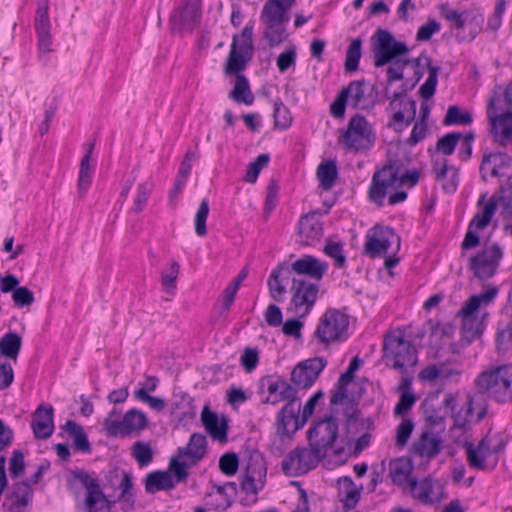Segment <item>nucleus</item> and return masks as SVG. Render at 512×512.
<instances>
[{
	"label": "nucleus",
	"mask_w": 512,
	"mask_h": 512,
	"mask_svg": "<svg viewBox=\"0 0 512 512\" xmlns=\"http://www.w3.org/2000/svg\"><path fill=\"white\" fill-rule=\"evenodd\" d=\"M253 25L246 24L242 29L241 35H234L229 54L225 61L224 73L227 76H236L234 88L229 93V97L237 103L251 105L254 101L247 78L240 74L243 71L253 55Z\"/></svg>",
	"instance_id": "nucleus-1"
},
{
	"label": "nucleus",
	"mask_w": 512,
	"mask_h": 512,
	"mask_svg": "<svg viewBox=\"0 0 512 512\" xmlns=\"http://www.w3.org/2000/svg\"><path fill=\"white\" fill-rule=\"evenodd\" d=\"M478 394L497 403L512 400V364L490 366L482 370L474 379Z\"/></svg>",
	"instance_id": "nucleus-2"
},
{
	"label": "nucleus",
	"mask_w": 512,
	"mask_h": 512,
	"mask_svg": "<svg viewBox=\"0 0 512 512\" xmlns=\"http://www.w3.org/2000/svg\"><path fill=\"white\" fill-rule=\"evenodd\" d=\"M498 294V288L489 286L478 294L469 297L457 312V317L462 320L461 345L468 346L481 336L484 325L476 312L482 305L490 304Z\"/></svg>",
	"instance_id": "nucleus-3"
},
{
	"label": "nucleus",
	"mask_w": 512,
	"mask_h": 512,
	"mask_svg": "<svg viewBox=\"0 0 512 512\" xmlns=\"http://www.w3.org/2000/svg\"><path fill=\"white\" fill-rule=\"evenodd\" d=\"M417 170L400 173V167L391 161L374 172L368 190V197L377 206H382L389 188H399L404 184L413 187L419 180Z\"/></svg>",
	"instance_id": "nucleus-4"
},
{
	"label": "nucleus",
	"mask_w": 512,
	"mask_h": 512,
	"mask_svg": "<svg viewBox=\"0 0 512 512\" xmlns=\"http://www.w3.org/2000/svg\"><path fill=\"white\" fill-rule=\"evenodd\" d=\"M490 132L500 145L512 142V88L507 87L503 95L492 97L487 105Z\"/></svg>",
	"instance_id": "nucleus-5"
},
{
	"label": "nucleus",
	"mask_w": 512,
	"mask_h": 512,
	"mask_svg": "<svg viewBox=\"0 0 512 512\" xmlns=\"http://www.w3.org/2000/svg\"><path fill=\"white\" fill-rule=\"evenodd\" d=\"M295 0H267L262 8L260 19L265 24L264 37L270 46H276L287 38L284 25L289 21L288 12Z\"/></svg>",
	"instance_id": "nucleus-6"
},
{
	"label": "nucleus",
	"mask_w": 512,
	"mask_h": 512,
	"mask_svg": "<svg viewBox=\"0 0 512 512\" xmlns=\"http://www.w3.org/2000/svg\"><path fill=\"white\" fill-rule=\"evenodd\" d=\"M243 475L240 488L253 498H244L242 505L249 506L257 501L256 495L264 488L267 476V465L264 456L257 450L250 451L242 459Z\"/></svg>",
	"instance_id": "nucleus-7"
},
{
	"label": "nucleus",
	"mask_w": 512,
	"mask_h": 512,
	"mask_svg": "<svg viewBox=\"0 0 512 512\" xmlns=\"http://www.w3.org/2000/svg\"><path fill=\"white\" fill-rule=\"evenodd\" d=\"M384 357L391 362V367L406 372L407 367H413L417 363V350L403 334L391 333L386 336L383 343Z\"/></svg>",
	"instance_id": "nucleus-8"
},
{
	"label": "nucleus",
	"mask_w": 512,
	"mask_h": 512,
	"mask_svg": "<svg viewBox=\"0 0 512 512\" xmlns=\"http://www.w3.org/2000/svg\"><path fill=\"white\" fill-rule=\"evenodd\" d=\"M189 464L172 457L168 464V470H156L145 477V491L154 494L158 491H169L175 484L186 482L188 478Z\"/></svg>",
	"instance_id": "nucleus-9"
},
{
	"label": "nucleus",
	"mask_w": 512,
	"mask_h": 512,
	"mask_svg": "<svg viewBox=\"0 0 512 512\" xmlns=\"http://www.w3.org/2000/svg\"><path fill=\"white\" fill-rule=\"evenodd\" d=\"M504 251L498 243H486L468 259L467 268L473 277L480 281H487L498 271Z\"/></svg>",
	"instance_id": "nucleus-10"
},
{
	"label": "nucleus",
	"mask_w": 512,
	"mask_h": 512,
	"mask_svg": "<svg viewBox=\"0 0 512 512\" xmlns=\"http://www.w3.org/2000/svg\"><path fill=\"white\" fill-rule=\"evenodd\" d=\"M370 41L375 67H383L398 60L397 57L409 53L404 42L396 40L390 31L383 28H378L371 36Z\"/></svg>",
	"instance_id": "nucleus-11"
},
{
	"label": "nucleus",
	"mask_w": 512,
	"mask_h": 512,
	"mask_svg": "<svg viewBox=\"0 0 512 512\" xmlns=\"http://www.w3.org/2000/svg\"><path fill=\"white\" fill-rule=\"evenodd\" d=\"M349 317L337 309L330 308L321 316L314 337L322 344L342 342L348 338Z\"/></svg>",
	"instance_id": "nucleus-12"
},
{
	"label": "nucleus",
	"mask_w": 512,
	"mask_h": 512,
	"mask_svg": "<svg viewBox=\"0 0 512 512\" xmlns=\"http://www.w3.org/2000/svg\"><path fill=\"white\" fill-rule=\"evenodd\" d=\"M376 136L366 118L356 114L350 118L346 130L340 137V142L349 151L359 152L369 150L375 143Z\"/></svg>",
	"instance_id": "nucleus-13"
},
{
	"label": "nucleus",
	"mask_w": 512,
	"mask_h": 512,
	"mask_svg": "<svg viewBox=\"0 0 512 512\" xmlns=\"http://www.w3.org/2000/svg\"><path fill=\"white\" fill-rule=\"evenodd\" d=\"M258 393L263 395L261 399L263 404L277 405L282 401L286 403L299 401L297 389L277 375L261 378Z\"/></svg>",
	"instance_id": "nucleus-14"
},
{
	"label": "nucleus",
	"mask_w": 512,
	"mask_h": 512,
	"mask_svg": "<svg viewBox=\"0 0 512 512\" xmlns=\"http://www.w3.org/2000/svg\"><path fill=\"white\" fill-rule=\"evenodd\" d=\"M323 457L315 447H296L282 460L281 468L290 477L303 475L314 469Z\"/></svg>",
	"instance_id": "nucleus-15"
},
{
	"label": "nucleus",
	"mask_w": 512,
	"mask_h": 512,
	"mask_svg": "<svg viewBox=\"0 0 512 512\" xmlns=\"http://www.w3.org/2000/svg\"><path fill=\"white\" fill-rule=\"evenodd\" d=\"M405 92L406 90H403L387 96L390 100L389 109L394 111L387 126L397 133L410 126L416 117V101L408 98Z\"/></svg>",
	"instance_id": "nucleus-16"
},
{
	"label": "nucleus",
	"mask_w": 512,
	"mask_h": 512,
	"mask_svg": "<svg viewBox=\"0 0 512 512\" xmlns=\"http://www.w3.org/2000/svg\"><path fill=\"white\" fill-rule=\"evenodd\" d=\"M396 244L400 248V238L389 226L375 225L366 235L364 253L371 257H382L387 254L390 247Z\"/></svg>",
	"instance_id": "nucleus-17"
},
{
	"label": "nucleus",
	"mask_w": 512,
	"mask_h": 512,
	"mask_svg": "<svg viewBox=\"0 0 512 512\" xmlns=\"http://www.w3.org/2000/svg\"><path fill=\"white\" fill-rule=\"evenodd\" d=\"M338 436V425L332 416L317 421L307 431V439L310 447H315L324 456L331 448Z\"/></svg>",
	"instance_id": "nucleus-18"
},
{
	"label": "nucleus",
	"mask_w": 512,
	"mask_h": 512,
	"mask_svg": "<svg viewBox=\"0 0 512 512\" xmlns=\"http://www.w3.org/2000/svg\"><path fill=\"white\" fill-rule=\"evenodd\" d=\"M318 285L303 279L293 277L290 292L292 294L291 305L295 314L305 316L316 302Z\"/></svg>",
	"instance_id": "nucleus-19"
},
{
	"label": "nucleus",
	"mask_w": 512,
	"mask_h": 512,
	"mask_svg": "<svg viewBox=\"0 0 512 512\" xmlns=\"http://www.w3.org/2000/svg\"><path fill=\"white\" fill-rule=\"evenodd\" d=\"M326 365L327 361L322 357L309 358L299 362L291 372V385L297 390L310 388Z\"/></svg>",
	"instance_id": "nucleus-20"
},
{
	"label": "nucleus",
	"mask_w": 512,
	"mask_h": 512,
	"mask_svg": "<svg viewBox=\"0 0 512 512\" xmlns=\"http://www.w3.org/2000/svg\"><path fill=\"white\" fill-rule=\"evenodd\" d=\"M297 402L286 403L282 406L276 416L277 437L279 441L290 439L291 436L305 424H302L300 404Z\"/></svg>",
	"instance_id": "nucleus-21"
},
{
	"label": "nucleus",
	"mask_w": 512,
	"mask_h": 512,
	"mask_svg": "<svg viewBox=\"0 0 512 512\" xmlns=\"http://www.w3.org/2000/svg\"><path fill=\"white\" fill-rule=\"evenodd\" d=\"M109 437H128L138 434L148 425V419L144 412L132 408L122 417L120 422H108Z\"/></svg>",
	"instance_id": "nucleus-22"
},
{
	"label": "nucleus",
	"mask_w": 512,
	"mask_h": 512,
	"mask_svg": "<svg viewBox=\"0 0 512 512\" xmlns=\"http://www.w3.org/2000/svg\"><path fill=\"white\" fill-rule=\"evenodd\" d=\"M512 166V158L503 152H484L480 164V174L484 181L487 175L496 178H510L509 171Z\"/></svg>",
	"instance_id": "nucleus-23"
},
{
	"label": "nucleus",
	"mask_w": 512,
	"mask_h": 512,
	"mask_svg": "<svg viewBox=\"0 0 512 512\" xmlns=\"http://www.w3.org/2000/svg\"><path fill=\"white\" fill-rule=\"evenodd\" d=\"M74 477L87 490L85 505L88 508V512H109L108 501L98 482L84 471L74 473Z\"/></svg>",
	"instance_id": "nucleus-24"
},
{
	"label": "nucleus",
	"mask_w": 512,
	"mask_h": 512,
	"mask_svg": "<svg viewBox=\"0 0 512 512\" xmlns=\"http://www.w3.org/2000/svg\"><path fill=\"white\" fill-rule=\"evenodd\" d=\"M33 494V488L27 481H17L5 496L3 505L7 506L8 512H28Z\"/></svg>",
	"instance_id": "nucleus-25"
},
{
	"label": "nucleus",
	"mask_w": 512,
	"mask_h": 512,
	"mask_svg": "<svg viewBox=\"0 0 512 512\" xmlns=\"http://www.w3.org/2000/svg\"><path fill=\"white\" fill-rule=\"evenodd\" d=\"M410 486L414 490V497L424 505H433L443 498V485L429 477L422 479L419 483L412 479Z\"/></svg>",
	"instance_id": "nucleus-26"
},
{
	"label": "nucleus",
	"mask_w": 512,
	"mask_h": 512,
	"mask_svg": "<svg viewBox=\"0 0 512 512\" xmlns=\"http://www.w3.org/2000/svg\"><path fill=\"white\" fill-rule=\"evenodd\" d=\"M298 234L303 245H314L323 236V225L318 212H310L302 216L298 223Z\"/></svg>",
	"instance_id": "nucleus-27"
},
{
	"label": "nucleus",
	"mask_w": 512,
	"mask_h": 512,
	"mask_svg": "<svg viewBox=\"0 0 512 512\" xmlns=\"http://www.w3.org/2000/svg\"><path fill=\"white\" fill-rule=\"evenodd\" d=\"M31 429L36 439H47L54 431V409L40 404L32 415Z\"/></svg>",
	"instance_id": "nucleus-28"
},
{
	"label": "nucleus",
	"mask_w": 512,
	"mask_h": 512,
	"mask_svg": "<svg viewBox=\"0 0 512 512\" xmlns=\"http://www.w3.org/2000/svg\"><path fill=\"white\" fill-rule=\"evenodd\" d=\"M177 459L185 461L189 467L197 464L207 453V440L203 434L193 433L185 447L178 448Z\"/></svg>",
	"instance_id": "nucleus-29"
},
{
	"label": "nucleus",
	"mask_w": 512,
	"mask_h": 512,
	"mask_svg": "<svg viewBox=\"0 0 512 512\" xmlns=\"http://www.w3.org/2000/svg\"><path fill=\"white\" fill-rule=\"evenodd\" d=\"M201 17L200 6L197 1H188L176 9L170 18L173 29H186L195 27Z\"/></svg>",
	"instance_id": "nucleus-30"
},
{
	"label": "nucleus",
	"mask_w": 512,
	"mask_h": 512,
	"mask_svg": "<svg viewBox=\"0 0 512 512\" xmlns=\"http://www.w3.org/2000/svg\"><path fill=\"white\" fill-rule=\"evenodd\" d=\"M201 421L206 432L213 440L227 441L228 425L224 417L219 418L215 412L205 406L201 412Z\"/></svg>",
	"instance_id": "nucleus-31"
},
{
	"label": "nucleus",
	"mask_w": 512,
	"mask_h": 512,
	"mask_svg": "<svg viewBox=\"0 0 512 512\" xmlns=\"http://www.w3.org/2000/svg\"><path fill=\"white\" fill-rule=\"evenodd\" d=\"M366 86L365 80H353L342 89L348 98V105L357 110H364L373 105V100L367 101L370 94H366Z\"/></svg>",
	"instance_id": "nucleus-32"
},
{
	"label": "nucleus",
	"mask_w": 512,
	"mask_h": 512,
	"mask_svg": "<svg viewBox=\"0 0 512 512\" xmlns=\"http://www.w3.org/2000/svg\"><path fill=\"white\" fill-rule=\"evenodd\" d=\"M293 269L298 275H307L312 279L320 280L326 273L328 264L311 255H305L293 262Z\"/></svg>",
	"instance_id": "nucleus-33"
},
{
	"label": "nucleus",
	"mask_w": 512,
	"mask_h": 512,
	"mask_svg": "<svg viewBox=\"0 0 512 512\" xmlns=\"http://www.w3.org/2000/svg\"><path fill=\"white\" fill-rule=\"evenodd\" d=\"M463 448L465 449L469 466L473 469L483 470L486 466L485 461L491 454L488 439L486 437L483 438L477 446L465 441Z\"/></svg>",
	"instance_id": "nucleus-34"
},
{
	"label": "nucleus",
	"mask_w": 512,
	"mask_h": 512,
	"mask_svg": "<svg viewBox=\"0 0 512 512\" xmlns=\"http://www.w3.org/2000/svg\"><path fill=\"white\" fill-rule=\"evenodd\" d=\"M435 179L442 186V189L447 194H452L457 190L459 184V172L454 166H448L447 161L444 160L440 168L434 169Z\"/></svg>",
	"instance_id": "nucleus-35"
},
{
	"label": "nucleus",
	"mask_w": 512,
	"mask_h": 512,
	"mask_svg": "<svg viewBox=\"0 0 512 512\" xmlns=\"http://www.w3.org/2000/svg\"><path fill=\"white\" fill-rule=\"evenodd\" d=\"M339 496L344 508L353 509L360 499V490L355 486L350 476H342L337 481Z\"/></svg>",
	"instance_id": "nucleus-36"
},
{
	"label": "nucleus",
	"mask_w": 512,
	"mask_h": 512,
	"mask_svg": "<svg viewBox=\"0 0 512 512\" xmlns=\"http://www.w3.org/2000/svg\"><path fill=\"white\" fill-rule=\"evenodd\" d=\"M421 408L428 426L436 427L444 424L447 412L443 409L440 403H437L436 397L425 399Z\"/></svg>",
	"instance_id": "nucleus-37"
},
{
	"label": "nucleus",
	"mask_w": 512,
	"mask_h": 512,
	"mask_svg": "<svg viewBox=\"0 0 512 512\" xmlns=\"http://www.w3.org/2000/svg\"><path fill=\"white\" fill-rule=\"evenodd\" d=\"M412 470V462L407 457L393 459L389 463V477L395 485H404Z\"/></svg>",
	"instance_id": "nucleus-38"
},
{
	"label": "nucleus",
	"mask_w": 512,
	"mask_h": 512,
	"mask_svg": "<svg viewBox=\"0 0 512 512\" xmlns=\"http://www.w3.org/2000/svg\"><path fill=\"white\" fill-rule=\"evenodd\" d=\"M64 431L70 438L73 439V448L76 451L83 453L91 452V445L89 443L87 434L83 427L73 420H68L63 426Z\"/></svg>",
	"instance_id": "nucleus-39"
},
{
	"label": "nucleus",
	"mask_w": 512,
	"mask_h": 512,
	"mask_svg": "<svg viewBox=\"0 0 512 512\" xmlns=\"http://www.w3.org/2000/svg\"><path fill=\"white\" fill-rule=\"evenodd\" d=\"M496 348L499 352L512 349V314L502 317L497 323Z\"/></svg>",
	"instance_id": "nucleus-40"
},
{
	"label": "nucleus",
	"mask_w": 512,
	"mask_h": 512,
	"mask_svg": "<svg viewBox=\"0 0 512 512\" xmlns=\"http://www.w3.org/2000/svg\"><path fill=\"white\" fill-rule=\"evenodd\" d=\"M21 346L22 338L14 331H8L0 338V354L5 358L16 361Z\"/></svg>",
	"instance_id": "nucleus-41"
},
{
	"label": "nucleus",
	"mask_w": 512,
	"mask_h": 512,
	"mask_svg": "<svg viewBox=\"0 0 512 512\" xmlns=\"http://www.w3.org/2000/svg\"><path fill=\"white\" fill-rule=\"evenodd\" d=\"M414 452L421 457L433 458L440 452V440L424 432L413 443Z\"/></svg>",
	"instance_id": "nucleus-42"
},
{
	"label": "nucleus",
	"mask_w": 512,
	"mask_h": 512,
	"mask_svg": "<svg viewBox=\"0 0 512 512\" xmlns=\"http://www.w3.org/2000/svg\"><path fill=\"white\" fill-rule=\"evenodd\" d=\"M317 178L323 190H330L338 178V170L335 161L326 160L317 167Z\"/></svg>",
	"instance_id": "nucleus-43"
},
{
	"label": "nucleus",
	"mask_w": 512,
	"mask_h": 512,
	"mask_svg": "<svg viewBox=\"0 0 512 512\" xmlns=\"http://www.w3.org/2000/svg\"><path fill=\"white\" fill-rule=\"evenodd\" d=\"M497 210V201L495 198H490L489 201L484 205L483 209L477 212L471 221L469 222L472 226L482 230L486 228L494 216Z\"/></svg>",
	"instance_id": "nucleus-44"
},
{
	"label": "nucleus",
	"mask_w": 512,
	"mask_h": 512,
	"mask_svg": "<svg viewBox=\"0 0 512 512\" xmlns=\"http://www.w3.org/2000/svg\"><path fill=\"white\" fill-rule=\"evenodd\" d=\"M273 107L274 127L278 130L288 129L293 121L288 107L279 98L274 101Z\"/></svg>",
	"instance_id": "nucleus-45"
},
{
	"label": "nucleus",
	"mask_w": 512,
	"mask_h": 512,
	"mask_svg": "<svg viewBox=\"0 0 512 512\" xmlns=\"http://www.w3.org/2000/svg\"><path fill=\"white\" fill-rule=\"evenodd\" d=\"M361 55L362 40L360 38H355L350 42L345 55L344 67L348 73L357 71Z\"/></svg>",
	"instance_id": "nucleus-46"
},
{
	"label": "nucleus",
	"mask_w": 512,
	"mask_h": 512,
	"mask_svg": "<svg viewBox=\"0 0 512 512\" xmlns=\"http://www.w3.org/2000/svg\"><path fill=\"white\" fill-rule=\"evenodd\" d=\"M473 121L472 114L469 111H463L457 105L448 107L446 115L443 119L444 126L452 125H470Z\"/></svg>",
	"instance_id": "nucleus-47"
},
{
	"label": "nucleus",
	"mask_w": 512,
	"mask_h": 512,
	"mask_svg": "<svg viewBox=\"0 0 512 512\" xmlns=\"http://www.w3.org/2000/svg\"><path fill=\"white\" fill-rule=\"evenodd\" d=\"M133 482L129 473L123 472L122 479L119 484L120 494L118 501L123 502L125 505L124 509H132L135 505V496L132 493Z\"/></svg>",
	"instance_id": "nucleus-48"
},
{
	"label": "nucleus",
	"mask_w": 512,
	"mask_h": 512,
	"mask_svg": "<svg viewBox=\"0 0 512 512\" xmlns=\"http://www.w3.org/2000/svg\"><path fill=\"white\" fill-rule=\"evenodd\" d=\"M131 455L140 467L149 465L153 460V451L150 444L137 441L131 447Z\"/></svg>",
	"instance_id": "nucleus-49"
},
{
	"label": "nucleus",
	"mask_w": 512,
	"mask_h": 512,
	"mask_svg": "<svg viewBox=\"0 0 512 512\" xmlns=\"http://www.w3.org/2000/svg\"><path fill=\"white\" fill-rule=\"evenodd\" d=\"M427 68L428 77L419 88V95L423 99H429L434 95L436 91L437 75L439 71V68L432 65L430 60L427 62Z\"/></svg>",
	"instance_id": "nucleus-50"
},
{
	"label": "nucleus",
	"mask_w": 512,
	"mask_h": 512,
	"mask_svg": "<svg viewBox=\"0 0 512 512\" xmlns=\"http://www.w3.org/2000/svg\"><path fill=\"white\" fill-rule=\"evenodd\" d=\"M36 33L50 32V21L48 17V0H38L35 14Z\"/></svg>",
	"instance_id": "nucleus-51"
},
{
	"label": "nucleus",
	"mask_w": 512,
	"mask_h": 512,
	"mask_svg": "<svg viewBox=\"0 0 512 512\" xmlns=\"http://www.w3.org/2000/svg\"><path fill=\"white\" fill-rule=\"evenodd\" d=\"M270 160L269 154H259L253 162H251L246 170L244 180L248 183H255L257 181L260 171L268 165Z\"/></svg>",
	"instance_id": "nucleus-52"
},
{
	"label": "nucleus",
	"mask_w": 512,
	"mask_h": 512,
	"mask_svg": "<svg viewBox=\"0 0 512 512\" xmlns=\"http://www.w3.org/2000/svg\"><path fill=\"white\" fill-rule=\"evenodd\" d=\"M209 214V202L206 198L202 199L196 211L194 218L195 232L203 237L207 234L206 220Z\"/></svg>",
	"instance_id": "nucleus-53"
},
{
	"label": "nucleus",
	"mask_w": 512,
	"mask_h": 512,
	"mask_svg": "<svg viewBox=\"0 0 512 512\" xmlns=\"http://www.w3.org/2000/svg\"><path fill=\"white\" fill-rule=\"evenodd\" d=\"M91 185V168L90 159L83 156L80 162V170L78 177V192L83 196Z\"/></svg>",
	"instance_id": "nucleus-54"
},
{
	"label": "nucleus",
	"mask_w": 512,
	"mask_h": 512,
	"mask_svg": "<svg viewBox=\"0 0 512 512\" xmlns=\"http://www.w3.org/2000/svg\"><path fill=\"white\" fill-rule=\"evenodd\" d=\"M133 395H134L135 399H137L143 403H146L151 409H153L157 412L162 411L166 406L164 399H162L160 397L151 396L147 392V389L145 388V386H143L139 389H136L133 392Z\"/></svg>",
	"instance_id": "nucleus-55"
},
{
	"label": "nucleus",
	"mask_w": 512,
	"mask_h": 512,
	"mask_svg": "<svg viewBox=\"0 0 512 512\" xmlns=\"http://www.w3.org/2000/svg\"><path fill=\"white\" fill-rule=\"evenodd\" d=\"M462 134L457 132L447 133L438 139L436 149L442 154L449 156L453 154L458 141L461 139Z\"/></svg>",
	"instance_id": "nucleus-56"
},
{
	"label": "nucleus",
	"mask_w": 512,
	"mask_h": 512,
	"mask_svg": "<svg viewBox=\"0 0 512 512\" xmlns=\"http://www.w3.org/2000/svg\"><path fill=\"white\" fill-rule=\"evenodd\" d=\"M323 252L335 261V266L338 268H344L346 265V256L343 252V246L339 242H332L327 240L324 246Z\"/></svg>",
	"instance_id": "nucleus-57"
},
{
	"label": "nucleus",
	"mask_w": 512,
	"mask_h": 512,
	"mask_svg": "<svg viewBox=\"0 0 512 512\" xmlns=\"http://www.w3.org/2000/svg\"><path fill=\"white\" fill-rule=\"evenodd\" d=\"M218 467L220 471L226 476H234L237 473L239 467L238 456L233 452L225 453L220 457Z\"/></svg>",
	"instance_id": "nucleus-58"
},
{
	"label": "nucleus",
	"mask_w": 512,
	"mask_h": 512,
	"mask_svg": "<svg viewBox=\"0 0 512 512\" xmlns=\"http://www.w3.org/2000/svg\"><path fill=\"white\" fill-rule=\"evenodd\" d=\"M286 282L280 279L276 273H272L269 276L267 285L269 288L270 296L277 302L283 301V296L286 293Z\"/></svg>",
	"instance_id": "nucleus-59"
},
{
	"label": "nucleus",
	"mask_w": 512,
	"mask_h": 512,
	"mask_svg": "<svg viewBox=\"0 0 512 512\" xmlns=\"http://www.w3.org/2000/svg\"><path fill=\"white\" fill-rule=\"evenodd\" d=\"M151 193V186L147 182H142L137 186V193L134 199L132 210L140 213L145 208Z\"/></svg>",
	"instance_id": "nucleus-60"
},
{
	"label": "nucleus",
	"mask_w": 512,
	"mask_h": 512,
	"mask_svg": "<svg viewBox=\"0 0 512 512\" xmlns=\"http://www.w3.org/2000/svg\"><path fill=\"white\" fill-rule=\"evenodd\" d=\"M472 416H473V399H472V397L469 396L466 399L464 405L461 407V409L457 413H453L454 425L456 427L462 428L470 421V418Z\"/></svg>",
	"instance_id": "nucleus-61"
},
{
	"label": "nucleus",
	"mask_w": 512,
	"mask_h": 512,
	"mask_svg": "<svg viewBox=\"0 0 512 512\" xmlns=\"http://www.w3.org/2000/svg\"><path fill=\"white\" fill-rule=\"evenodd\" d=\"M296 48L295 46H290L285 49L282 53L279 54L276 60V65L278 70L281 73L286 72L291 66H294L296 63Z\"/></svg>",
	"instance_id": "nucleus-62"
},
{
	"label": "nucleus",
	"mask_w": 512,
	"mask_h": 512,
	"mask_svg": "<svg viewBox=\"0 0 512 512\" xmlns=\"http://www.w3.org/2000/svg\"><path fill=\"white\" fill-rule=\"evenodd\" d=\"M12 299L18 308L30 306L34 302V294L27 287L20 286L12 294Z\"/></svg>",
	"instance_id": "nucleus-63"
},
{
	"label": "nucleus",
	"mask_w": 512,
	"mask_h": 512,
	"mask_svg": "<svg viewBox=\"0 0 512 512\" xmlns=\"http://www.w3.org/2000/svg\"><path fill=\"white\" fill-rule=\"evenodd\" d=\"M441 14L449 22L452 29L459 30L464 27L465 19L463 18L462 13L443 5L441 8Z\"/></svg>",
	"instance_id": "nucleus-64"
}]
</instances>
